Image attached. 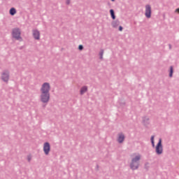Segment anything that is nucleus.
<instances>
[{
	"label": "nucleus",
	"mask_w": 179,
	"mask_h": 179,
	"mask_svg": "<svg viewBox=\"0 0 179 179\" xmlns=\"http://www.w3.org/2000/svg\"><path fill=\"white\" fill-rule=\"evenodd\" d=\"M113 27H118L120 26V22L119 21H113L112 22Z\"/></svg>",
	"instance_id": "obj_13"
},
{
	"label": "nucleus",
	"mask_w": 179,
	"mask_h": 179,
	"mask_svg": "<svg viewBox=\"0 0 179 179\" xmlns=\"http://www.w3.org/2000/svg\"><path fill=\"white\" fill-rule=\"evenodd\" d=\"M119 30H120V31H122V27H120Z\"/></svg>",
	"instance_id": "obj_20"
},
{
	"label": "nucleus",
	"mask_w": 179,
	"mask_h": 179,
	"mask_svg": "<svg viewBox=\"0 0 179 179\" xmlns=\"http://www.w3.org/2000/svg\"><path fill=\"white\" fill-rule=\"evenodd\" d=\"M27 160H28V162H30V160H31V155L27 156Z\"/></svg>",
	"instance_id": "obj_19"
},
{
	"label": "nucleus",
	"mask_w": 179,
	"mask_h": 179,
	"mask_svg": "<svg viewBox=\"0 0 179 179\" xmlns=\"http://www.w3.org/2000/svg\"><path fill=\"white\" fill-rule=\"evenodd\" d=\"M33 36L35 40H40V31H38L37 29H34L33 31Z\"/></svg>",
	"instance_id": "obj_9"
},
{
	"label": "nucleus",
	"mask_w": 179,
	"mask_h": 179,
	"mask_svg": "<svg viewBox=\"0 0 179 179\" xmlns=\"http://www.w3.org/2000/svg\"><path fill=\"white\" fill-rule=\"evenodd\" d=\"M157 155H162L163 153V145H162V139L159 138V142L155 148Z\"/></svg>",
	"instance_id": "obj_4"
},
{
	"label": "nucleus",
	"mask_w": 179,
	"mask_h": 179,
	"mask_svg": "<svg viewBox=\"0 0 179 179\" xmlns=\"http://www.w3.org/2000/svg\"><path fill=\"white\" fill-rule=\"evenodd\" d=\"M13 37L16 40H22V37H20V29L15 28L13 29Z\"/></svg>",
	"instance_id": "obj_5"
},
{
	"label": "nucleus",
	"mask_w": 179,
	"mask_h": 179,
	"mask_svg": "<svg viewBox=\"0 0 179 179\" xmlns=\"http://www.w3.org/2000/svg\"><path fill=\"white\" fill-rule=\"evenodd\" d=\"M124 139H125V136H124L122 133L119 134L117 138V141L119 142V143H122Z\"/></svg>",
	"instance_id": "obj_10"
},
{
	"label": "nucleus",
	"mask_w": 179,
	"mask_h": 179,
	"mask_svg": "<svg viewBox=\"0 0 179 179\" xmlns=\"http://www.w3.org/2000/svg\"><path fill=\"white\" fill-rule=\"evenodd\" d=\"M69 2H70L69 0H67V1H66V4H67V5H69Z\"/></svg>",
	"instance_id": "obj_21"
},
{
	"label": "nucleus",
	"mask_w": 179,
	"mask_h": 179,
	"mask_svg": "<svg viewBox=\"0 0 179 179\" xmlns=\"http://www.w3.org/2000/svg\"><path fill=\"white\" fill-rule=\"evenodd\" d=\"M170 78L173 76V66L170 67V74H169Z\"/></svg>",
	"instance_id": "obj_16"
},
{
	"label": "nucleus",
	"mask_w": 179,
	"mask_h": 179,
	"mask_svg": "<svg viewBox=\"0 0 179 179\" xmlns=\"http://www.w3.org/2000/svg\"><path fill=\"white\" fill-rule=\"evenodd\" d=\"M145 17L148 19H150L152 16V7H150V5H146L145 6Z\"/></svg>",
	"instance_id": "obj_6"
},
{
	"label": "nucleus",
	"mask_w": 179,
	"mask_h": 179,
	"mask_svg": "<svg viewBox=\"0 0 179 179\" xmlns=\"http://www.w3.org/2000/svg\"><path fill=\"white\" fill-rule=\"evenodd\" d=\"M1 79L3 82H8L9 80V71H3L1 74Z\"/></svg>",
	"instance_id": "obj_8"
},
{
	"label": "nucleus",
	"mask_w": 179,
	"mask_h": 179,
	"mask_svg": "<svg viewBox=\"0 0 179 179\" xmlns=\"http://www.w3.org/2000/svg\"><path fill=\"white\" fill-rule=\"evenodd\" d=\"M103 52H104L103 51L100 52V58H101V59H103Z\"/></svg>",
	"instance_id": "obj_18"
},
{
	"label": "nucleus",
	"mask_w": 179,
	"mask_h": 179,
	"mask_svg": "<svg viewBox=\"0 0 179 179\" xmlns=\"http://www.w3.org/2000/svg\"><path fill=\"white\" fill-rule=\"evenodd\" d=\"M41 101L42 103H48L50 101V93L41 92Z\"/></svg>",
	"instance_id": "obj_3"
},
{
	"label": "nucleus",
	"mask_w": 179,
	"mask_h": 179,
	"mask_svg": "<svg viewBox=\"0 0 179 179\" xmlns=\"http://www.w3.org/2000/svg\"><path fill=\"white\" fill-rule=\"evenodd\" d=\"M110 13L112 19H113V20H115V14L114 13V10L113 9L110 10Z\"/></svg>",
	"instance_id": "obj_14"
},
{
	"label": "nucleus",
	"mask_w": 179,
	"mask_h": 179,
	"mask_svg": "<svg viewBox=\"0 0 179 179\" xmlns=\"http://www.w3.org/2000/svg\"><path fill=\"white\" fill-rule=\"evenodd\" d=\"M78 49H79L80 51H82V50H83V45H80L78 46Z\"/></svg>",
	"instance_id": "obj_17"
},
{
	"label": "nucleus",
	"mask_w": 179,
	"mask_h": 179,
	"mask_svg": "<svg viewBox=\"0 0 179 179\" xmlns=\"http://www.w3.org/2000/svg\"><path fill=\"white\" fill-rule=\"evenodd\" d=\"M131 163L130 164V167L132 170H136L138 167H139V162L141 160V154L134 153L131 155Z\"/></svg>",
	"instance_id": "obj_1"
},
{
	"label": "nucleus",
	"mask_w": 179,
	"mask_h": 179,
	"mask_svg": "<svg viewBox=\"0 0 179 179\" xmlns=\"http://www.w3.org/2000/svg\"><path fill=\"white\" fill-rule=\"evenodd\" d=\"M112 1V2H114V1H115V0H111Z\"/></svg>",
	"instance_id": "obj_22"
},
{
	"label": "nucleus",
	"mask_w": 179,
	"mask_h": 179,
	"mask_svg": "<svg viewBox=\"0 0 179 179\" xmlns=\"http://www.w3.org/2000/svg\"><path fill=\"white\" fill-rule=\"evenodd\" d=\"M50 150H51V145L49 143H45L43 144V152L46 156L50 155Z\"/></svg>",
	"instance_id": "obj_7"
},
{
	"label": "nucleus",
	"mask_w": 179,
	"mask_h": 179,
	"mask_svg": "<svg viewBox=\"0 0 179 179\" xmlns=\"http://www.w3.org/2000/svg\"><path fill=\"white\" fill-rule=\"evenodd\" d=\"M87 92V86H84L81 88L80 90V94H85V93H86Z\"/></svg>",
	"instance_id": "obj_11"
},
{
	"label": "nucleus",
	"mask_w": 179,
	"mask_h": 179,
	"mask_svg": "<svg viewBox=\"0 0 179 179\" xmlns=\"http://www.w3.org/2000/svg\"><path fill=\"white\" fill-rule=\"evenodd\" d=\"M51 85L48 83H44L41 87V93H50Z\"/></svg>",
	"instance_id": "obj_2"
},
{
	"label": "nucleus",
	"mask_w": 179,
	"mask_h": 179,
	"mask_svg": "<svg viewBox=\"0 0 179 179\" xmlns=\"http://www.w3.org/2000/svg\"><path fill=\"white\" fill-rule=\"evenodd\" d=\"M10 15H11V16H14V15H16V9L15 8H12L10 9Z\"/></svg>",
	"instance_id": "obj_12"
},
{
	"label": "nucleus",
	"mask_w": 179,
	"mask_h": 179,
	"mask_svg": "<svg viewBox=\"0 0 179 179\" xmlns=\"http://www.w3.org/2000/svg\"><path fill=\"white\" fill-rule=\"evenodd\" d=\"M151 143L152 145V147L155 148V136H152L151 137Z\"/></svg>",
	"instance_id": "obj_15"
}]
</instances>
